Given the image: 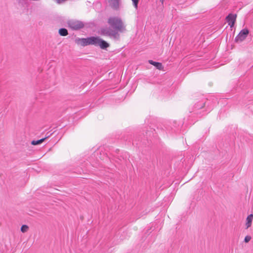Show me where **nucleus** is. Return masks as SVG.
Listing matches in <instances>:
<instances>
[{"mask_svg": "<svg viewBox=\"0 0 253 253\" xmlns=\"http://www.w3.org/2000/svg\"><path fill=\"white\" fill-rule=\"evenodd\" d=\"M109 27L101 28L99 33L104 36H108L115 40L120 39L119 32L123 33L126 31V26L121 18L119 17H110L108 19Z\"/></svg>", "mask_w": 253, "mask_h": 253, "instance_id": "f257e3e1", "label": "nucleus"}, {"mask_svg": "<svg viewBox=\"0 0 253 253\" xmlns=\"http://www.w3.org/2000/svg\"><path fill=\"white\" fill-rule=\"evenodd\" d=\"M75 42L83 46L93 45L106 50L110 46V44L108 42L97 36H91L86 38H78L76 39Z\"/></svg>", "mask_w": 253, "mask_h": 253, "instance_id": "f03ea898", "label": "nucleus"}, {"mask_svg": "<svg viewBox=\"0 0 253 253\" xmlns=\"http://www.w3.org/2000/svg\"><path fill=\"white\" fill-rule=\"evenodd\" d=\"M68 27L73 30H79L84 26V23L78 20H71L67 22Z\"/></svg>", "mask_w": 253, "mask_h": 253, "instance_id": "7ed1b4c3", "label": "nucleus"}, {"mask_svg": "<svg viewBox=\"0 0 253 253\" xmlns=\"http://www.w3.org/2000/svg\"><path fill=\"white\" fill-rule=\"evenodd\" d=\"M249 34V30L247 28H244L241 30L238 35L235 38V42L240 43L244 41Z\"/></svg>", "mask_w": 253, "mask_h": 253, "instance_id": "20e7f679", "label": "nucleus"}, {"mask_svg": "<svg viewBox=\"0 0 253 253\" xmlns=\"http://www.w3.org/2000/svg\"><path fill=\"white\" fill-rule=\"evenodd\" d=\"M237 17V14L229 13L226 17V20L231 28L234 27Z\"/></svg>", "mask_w": 253, "mask_h": 253, "instance_id": "39448f33", "label": "nucleus"}, {"mask_svg": "<svg viewBox=\"0 0 253 253\" xmlns=\"http://www.w3.org/2000/svg\"><path fill=\"white\" fill-rule=\"evenodd\" d=\"M110 5L114 10L119 9L120 0H109Z\"/></svg>", "mask_w": 253, "mask_h": 253, "instance_id": "423d86ee", "label": "nucleus"}, {"mask_svg": "<svg viewBox=\"0 0 253 253\" xmlns=\"http://www.w3.org/2000/svg\"><path fill=\"white\" fill-rule=\"evenodd\" d=\"M148 63L153 66H154L156 69L160 70H164V67L162 64L160 62H156L152 60H149Z\"/></svg>", "mask_w": 253, "mask_h": 253, "instance_id": "0eeeda50", "label": "nucleus"}, {"mask_svg": "<svg viewBox=\"0 0 253 253\" xmlns=\"http://www.w3.org/2000/svg\"><path fill=\"white\" fill-rule=\"evenodd\" d=\"M253 219V214H251L249 215L247 218H246V229H248L252 225V223Z\"/></svg>", "mask_w": 253, "mask_h": 253, "instance_id": "6e6552de", "label": "nucleus"}, {"mask_svg": "<svg viewBox=\"0 0 253 253\" xmlns=\"http://www.w3.org/2000/svg\"><path fill=\"white\" fill-rule=\"evenodd\" d=\"M51 135V134H50L49 135H48V136H46L44 138H42V139H40L39 140H33L31 142V144L33 145H39L40 144H41L42 142L44 141V140L47 137H49V136Z\"/></svg>", "mask_w": 253, "mask_h": 253, "instance_id": "1a4fd4ad", "label": "nucleus"}, {"mask_svg": "<svg viewBox=\"0 0 253 253\" xmlns=\"http://www.w3.org/2000/svg\"><path fill=\"white\" fill-rule=\"evenodd\" d=\"M58 33L61 36H66L68 35V30L64 28L59 29Z\"/></svg>", "mask_w": 253, "mask_h": 253, "instance_id": "9d476101", "label": "nucleus"}, {"mask_svg": "<svg viewBox=\"0 0 253 253\" xmlns=\"http://www.w3.org/2000/svg\"><path fill=\"white\" fill-rule=\"evenodd\" d=\"M29 229V227L28 225L24 224L22 225L21 227L20 230L22 233H25Z\"/></svg>", "mask_w": 253, "mask_h": 253, "instance_id": "9b49d317", "label": "nucleus"}, {"mask_svg": "<svg viewBox=\"0 0 253 253\" xmlns=\"http://www.w3.org/2000/svg\"><path fill=\"white\" fill-rule=\"evenodd\" d=\"M205 105V102H202V103H200V104H196L195 105V107L196 108H197V109H202L203 108H204Z\"/></svg>", "mask_w": 253, "mask_h": 253, "instance_id": "f8f14e48", "label": "nucleus"}, {"mask_svg": "<svg viewBox=\"0 0 253 253\" xmlns=\"http://www.w3.org/2000/svg\"><path fill=\"white\" fill-rule=\"evenodd\" d=\"M18 2L19 5L25 6L27 4V0H18Z\"/></svg>", "mask_w": 253, "mask_h": 253, "instance_id": "ddd939ff", "label": "nucleus"}, {"mask_svg": "<svg viewBox=\"0 0 253 253\" xmlns=\"http://www.w3.org/2000/svg\"><path fill=\"white\" fill-rule=\"evenodd\" d=\"M133 2V5L134 7L137 9L138 8V4L139 2V0H131Z\"/></svg>", "mask_w": 253, "mask_h": 253, "instance_id": "4468645a", "label": "nucleus"}, {"mask_svg": "<svg viewBox=\"0 0 253 253\" xmlns=\"http://www.w3.org/2000/svg\"><path fill=\"white\" fill-rule=\"evenodd\" d=\"M251 240V237L250 236L247 235L245 237L244 239V242L245 243H248Z\"/></svg>", "mask_w": 253, "mask_h": 253, "instance_id": "2eb2a0df", "label": "nucleus"}, {"mask_svg": "<svg viewBox=\"0 0 253 253\" xmlns=\"http://www.w3.org/2000/svg\"><path fill=\"white\" fill-rule=\"evenodd\" d=\"M163 4V2H164V0H159Z\"/></svg>", "mask_w": 253, "mask_h": 253, "instance_id": "dca6fc26", "label": "nucleus"}, {"mask_svg": "<svg viewBox=\"0 0 253 253\" xmlns=\"http://www.w3.org/2000/svg\"><path fill=\"white\" fill-rule=\"evenodd\" d=\"M48 134V132H47L46 134V135L48 136L47 134Z\"/></svg>", "mask_w": 253, "mask_h": 253, "instance_id": "f3484780", "label": "nucleus"}, {"mask_svg": "<svg viewBox=\"0 0 253 253\" xmlns=\"http://www.w3.org/2000/svg\"><path fill=\"white\" fill-rule=\"evenodd\" d=\"M48 134V132H47L46 134V135L48 136L47 134Z\"/></svg>", "mask_w": 253, "mask_h": 253, "instance_id": "a211bd4d", "label": "nucleus"}, {"mask_svg": "<svg viewBox=\"0 0 253 253\" xmlns=\"http://www.w3.org/2000/svg\"><path fill=\"white\" fill-rule=\"evenodd\" d=\"M48 134V132H47L46 134V135L48 136L47 134Z\"/></svg>", "mask_w": 253, "mask_h": 253, "instance_id": "6ab92c4d", "label": "nucleus"}]
</instances>
